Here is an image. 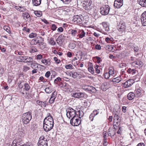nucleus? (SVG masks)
Returning <instances> with one entry per match:
<instances>
[{
	"label": "nucleus",
	"instance_id": "nucleus-1",
	"mask_svg": "<svg viewBox=\"0 0 146 146\" xmlns=\"http://www.w3.org/2000/svg\"><path fill=\"white\" fill-rule=\"evenodd\" d=\"M54 124L52 117L49 115L46 117L43 121V127L44 131L48 132L50 130Z\"/></svg>",
	"mask_w": 146,
	"mask_h": 146
},
{
	"label": "nucleus",
	"instance_id": "nucleus-2",
	"mask_svg": "<svg viewBox=\"0 0 146 146\" xmlns=\"http://www.w3.org/2000/svg\"><path fill=\"white\" fill-rule=\"evenodd\" d=\"M32 118L31 112L29 111L23 114L21 117V120L23 124L27 125L30 122Z\"/></svg>",
	"mask_w": 146,
	"mask_h": 146
},
{
	"label": "nucleus",
	"instance_id": "nucleus-3",
	"mask_svg": "<svg viewBox=\"0 0 146 146\" xmlns=\"http://www.w3.org/2000/svg\"><path fill=\"white\" fill-rule=\"evenodd\" d=\"M110 10V7L108 5H105L101 7L100 9V13L103 15H108Z\"/></svg>",
	"mask_w": 146,
	"mask_h": 146
},
{
	"label": "nucleus",
	"instance_id": "nucleus-4",
	"mask_svg": "<svg viewBox=\"0 0 146 146\" xmlns=\"http://www.w3.org/2000/svg\"><path fill=\"white\" fill-rule=\"evenodd\" d=\"M92 2L91 0H84L81 2V5L86 10H89L91 9V6Z\"/></svg>",
	"mask_w": 146,
	"mask_h": 146
},
{
	"label": "nucleus",
	"instance_id": "nucleus-5",
	"mask_svg": "<svg viewBox=\"0 0 146 146\" xmlns=\"http://www.w3.org/2000/svg\"><path fill=\"white\" fill-rule=\"evenodd\" d=\"M66 116L69 118L75 117L76 111L71 108L69 107L66 110Z\"/></svg>",
	"mask_w": 146,
	"mask_h": 146
},
{
	"label": "nucleus",
	"instance_id": "nucleus-6",
	"mask_svg": "<svg viewBox=\"0 0 146 146\" xmlns=\"http://www.w3.org/2000/svg\"><path fill=\"white\" fill-rule=\"evenodd\" d=\"M48 140L44 136H41L39 138L38 142V146H48Z\"/></svg>",
	"mask_w": 146,
	"mask_h": 146
},
{
	"label": "nucleus",
	"instance_id": "nucleus-7",
	"mask_svg": "<svg viewBox=\"0 0 146 146\" xmlns=\"http://www.w3.org/2000/svg\"><path fill=\"white\" fill-rule=\"evenodd\" d=\"M25 144H23L22 140L21 137H17L13 140L11 146H23Z\"/></svg>",
	"mask_w": 146,
	"mask_h": 146
},
{
	"label": "nucleus",
	"instance_id": "nucleus-8",
	"mask_svg": "<svg viewBox=\"0 0 146 146\" xmlns=\"http://www.w3.org/2000/svg\"><path fill=\"white\" fill-rule=\"evenodd\" d=\"M81 123V121L79 118H78L76 117H72L70 121V123L72 126H78Z\"/></svg>",
	"mask_w": 146,
	"mask_h": 146
},
{
	"label": "nucleus",
	"instance_id": "nucleus-9",
	"mask_svg": "<svg viewBox=\"0 0 146 146\" xmlns=\"http://www.w3.org/2000/svg\"><path fill=\"white\" fill-rule=\"evenodd\" d=\"M86 94L83 92H76L74 93L72 95V96L78 98H84Z\"/></svg>",
	"mask_w": 146,
	"mask_h": 146
},
{
	"label": "nucleus",
	"instance_id": "nucleus-10",
	"mask_svg": "<svg viewBox=\"0 0 146 146\" xmlns=\"http://www.w3.org/2000/svg\"><path fill=\"white\" fill-rule=\"evenodd\" d=\"M134 82V81L132 79H130L125 82L123 83V87L125 88H128L131 86Z\"/></svg>",
	"mask_w": 146,
	"mask_h": 146
},
{
	"label": "nucleus",
	"instance_id": "nucleus-11",
	"mask_svg": "<svg viewBox=\"0 0 146 146\" xmlns=\"http://www.w3.org/2000/svg\"><path fill=\"white\" fill-rule=\"evenodd\" d=\"M123 5V0H115L114 6L117 8H120Z\"/></svg>",
	"mask_w": 146,
	"mask_h": 146
},
{
	"label": "nucleus",
	"instance_id": "nucleus-12",
	"mask_svg": "<svg viewBox=\"0 0 146 146\" xmlns=\"http://www.w3.org/2000/svg\"><path fill=\"white\" fill-rule=\"evenodd\" d=\"M141 21L143 26H146V11L144 12L141 15Z\"/></svg>",
	"mask_w": 146,
	"mask_h": 146
},
{
	"label": "nucleus",
	"instance_id": "nucleus-13",
	"mask_svg": "<svg viewBox=\"0 0 146 146\" xmlns=\"http://www.w3.org/2000/svg\"><path fill=\"white\" fill-rule=\"evenodd\" d=\"M72 21L75 24L76 23L78 25L81 24L82 22V20L80 17L78 15L74 16Z\"/></svg>",
	"mask_w": 146,
	"mask_h": 146
},
{
	"label": "nucleus",
	"instance_id": "nucleus-14",
	"mask_svg": "<svg viewBox=\"0 0 146 146\" xmlns=\"http://www.w3.org/2000/svg\"><path fill=\"white\" fill-rule=\"evenodd\" d=\"M115 77H113L111 78L110 81L113 82L114 84H116V83L119 82L121 80V79L120 76H117V75H116Z\"/></svg>",
	"mask_w": 146,
	"mask_h": 146
},
{
	"label": "nucleus",
	"instance_id": "nucleus-15",
	"mask_svg": "<svg viewBox=\"0 0 146 146\" xmlns=\"http://www.w3.org/2000/svg\"><path fill=\"white\" fill-rule=\"evenodd\" d=\"M125 23H121L118 25L117 29L121 33L124 32L125 29Z\"/></svg>",
	"mask_w": 146,
	"mask_h": 146
},
{
	"label": "nucleus",
	"instance_id": "nucleus-16",
	"mask_svg": "<svg viewBox=\"0 0 146 146\" xmlns=\"http://www.w3.org/2000/svg\"><path fill=\"white\" fill-rule=\"evenodd\" d=\"M109 87V83L104 82L103 83L101 86L102 90L104 91H106V90L108 89Z\"/></svg>",
	"mask_w": 146,
	"mask_h": 146
},
{
	"label": "nucleus",
	"instance_id": "nucleus-17",
	"mask_svg": "<svg viewBox=\"0 0 146 146\" xmlns=\"http://www.w3.org/2000/svg\"><path fill=\"white\" fill-rule=\"evenodd\" d=\"M47 102L46 101L44 102L39 100H37L36 101L37 104L42 108H45L46 107L47 105Z\"/></svg>",
	"mask_w": 146,
	"mask_h": 146
},
{
	"label": "nucleus",
	"instance_id": "nucleus-18",
	"mask_svg": "<svg viewBox=\"0 0 146 146\" xmlns=\"http://www.w3.org/2000/svg\"><path fill=\"white\" fill-rule=\"evenodd\" d=\"M108 73L111 78L115 77V76L116 75L114 72V69L112 67H110L109 68Z\"/></svg>",
	"mask_w": 146,
	"mask_h": 146
},
{
	"label": "nucleus",
	"instance_id": "nucleus-19",
	"mask_svg": "<svg viewBox=\"0 0 146 146\" xmlns=\"http://www.w3.org/2000/svg\"><path fill=\"white\" fill-rule=\"evenodd\" d=\"M88 92L90 93H95L97 91L96 88L94 87L88 85Z\"/></svg>",
	"mask_w": 146,
	"mask_h": 146
},
{
	"label": "nucleus",
	"instance_id": "nucleus-20",
	"mask_svg": "<svg viewBox=\"0 0 146 146\" xmlns=\"http://www.w3.org/2000/svg\"><path fill=\"white\" fill-rule=\"evenodd\" d=\"M116 130H114L112 128H110L108 130V134L109 136H110L111 137H112L115 134Z\"/></svg>",
	"mask_w": 146,
	"mask_h": 146
},
{
	"label": "nucleus",
	"instance_id": "nucleus-21",
	"mask_svg": "<svg viewBox=\"0 0 146 146\" xmlns=\"http://www.w3.org/2000/svg\"><path fill=\"white\" fill-rule=\"evenodd\" d=\"M113 121V127L115 130L117 129V128L118 127H119L120 125V120L114 121Z\"/></svg>",
	"mask_w": 146,
	"mask_h": 146
},
{
	"label": "nucleus",
	"instance_id": "nucleus-22",
	"mask_svg": "<svg viewBox=\"0 0 146 146\" xmlns=\"http://www.w3.org/2000/svg\"><path fill=\"white\" fill-rule=\"evenodd\" d=\"M78 33L79 38H82L85 36L86 33L83 30H79Z\"/></svg>",
	"mask_w": 146,
	"mask_h": 146
},
{
	"label": "nucleus",
	"instance_id": "nucleus-23",
	"mask_svg": "<svg viewBox=\"0 0 146 146\" xmlns=\"http://www.w3.org/2000/svg\"><path fill=\"white\" fill-rule=\"evenodd\" d=\"M32 44V45H36L38 44L39 45H43L44 43L42 42H39L38 40H37L36 39H33L31 41Z\"/></svg>",
	"mask_w": 146,
	"mask_h": 146
},
{
	"label": "nucleus",
	"instance_id": "nucleus-24",
	"mask_svg": "<svg viewBox=\"0 0 146 146\" xmlns=\"http://www.w3.org/2000/svg\"><path fill=\"white\" fill-rule=\"evenodd\" d=\"M135 97V94L132 92H130L128 94L127 98L129 100H133Z\"/></svg>",
	"mask_w": 146,
	"mask_h": 146
},
{
	"label": "nucleus",
	"instance_id": "nucleus-25",
	"mask_svg": "<svg viewBox=\"0 0 146 146\" xmlns=\"http://www.w3.org/2000/svg\"><path fill=\"white\" fill-rule=\"evenodd\" d=\"M102 25L106 31L108 32L110 31V28L109 25L107 24L106 22H103L102 23Z\"/></svg>",
	"mask_w": 146,
	"mask_h": 146
},
{
	"label": "nucleus",
	"instance_id": "nucleus-26",
	"mask_svg": "<svg viewBox=\"0 0 146 146\" xmlns=\"http://www.w3.org/2000/svg\"><path fill=\"white\" fill-rule=\"evenodd\" d=\"M141 90L139 89L136 90L135 91V98H138L140 97L141 95Z\"/></svg>",
	"mask_w": 146,
	"mask_h": 146
},
{
	"label": "nucleus",
	"instance_id": "nucleus-27",
	"mask_svg": "<svg viewBox=\"0 0 146 146\" xmlns=\"http://www.w3.org/2000/svg\"><path fill=\"white\" fill-rule=\"evenodd\" d=\"M50 61V59L48 58L47 60L42 59L41 62L43 63L45 65H50L51 64Z\"/></svg>",
	"mask_w": 146,
	"mask_h": 146
},
{
	"label": "nucleus",
	"instance_id": "nucleus-28",
	"mask_svg": "<svg viewBox=\"0 0 146 146\" xmlns=\"http://www.w3.org/2000/svg\"><path fill=\"white\" fill-rule=\"evenodd\" d=\"M137 2L142 7H146V0H137Z\"/></svg>",
	"mask_w": 146,
	"mask_h": 146
},
{
	"label": "nucleus",
	"instance_id": "nucleus-29",
	"mask_svg": "<svg viewBox=\"0 0 146 146\" xmlns=\"http://www.w3.org/2000/svg\"><path fill=\"white\" fill-rule=\"evenodd\" d=\"M132 64L135 63L136 65H137L139 67H142L143 65V62L140 60H137L132 62Z\"/></svg>",
	"mask_w": 146,
	"mask_h": 146
},
{
	"label": "nucleus",
	"instance_id": "nucleus-30",
	"mask_svg": "<svg viewBox=\"0 0 146 146\" xmlns=\"http://www.w3.org/2000/svg\"><path fill=\"white\" fill-rule=\"evenodd\" d=\"M41 0H32L33 5L35 6L39 5L41 4Z\"/></svg>",
	"mask_w": 146,
	"mask_h": 146
},
{
	"label": "nucleus",
	"instance_id": "nucleus-31",
	"mask_svg": "<svg viewBox=\"0 0 146 146\" xmlns=\"http://www.w3.org/2000/svg\"><path fill=\"white\" fill-rule=\"evenodd\" d=\"M136 70L135 69H132L129 68L127 70V72L129 74H131L132 75L136 73Z\"/></svg>",
	"mask_w": 146,
	"mask_h": 146
},
{
	"label": "nucleus",
	"instance_id": "nucleus-32",
	"mask_svg": "<svg viewBox=\"0 0 146 146\" xmlns=\"http://www.w3.org/2000/svg\"><path fill=\"white\" fill-rule=\"evenodd\" d=\"M78 59L76 57L74 58L72 60V64L74 66L78 65L80 63L79 61H77Z\"/></svg>",
	"mask_w": 146,
	"mask_h": 146
},
{
	"label": "nucleus",
	"instance_id": "nucleus-33",
	"mask_svg": "<svg viewBox=\"0 0 146 146\" xmlns=\"http://www.w3.org/2000/svg\"><path fill=\"white\" fill-rule=\"evenodd\" d=\"M25 56H19L17 57V60L18 61L25 62Z\"/></svg>",
	"mask_w": 146,
	"mask_h": 146
},
{
	"label": "nucleus",
	"instance_id": "nucleus-34",
	"mask_svg": "<svg viewBox=\"0 0 146 146\" xmlns=\"http://www.w3.org/2000/svg\"><path fill=\"white\" fill-rule=\"evenodd\" d=\"M23 16L24 19L26 20V19H28L29 20L31 19L30 15L27 12H25L23 13Z\"/></svg>",
	"mask_w": 146,
	"mask_h": 146
},
{
	"label": "nucleus",
	"instance_id": "nucleus-35",
	"mask_svg": "<svg viewBox=\"0 0 146 146\" xmlns=\"http://www.w3.org/2000/svg\"><path fill=\"white\" fill-rule=\"evenodd\" d=\"M69 74L70 76H71L74 78H76L78 75H79V74H78L76 72H71L70 73H69Z\"/></svg>",
	"mask_w": 146,
	"mask_h": 146
},
{
	"label": "nucleus",
	"instance_id": "nucleus-36",
	"mask_svg": "<svg viewBox=\"0 0 146 146\" xmlns=\"http://www.w3.org/2000/svg\"><path fill=\"white\" fill-rule=\"evenodd\" d=\"M25 62H33V59L31 57L27 56H25Z\"/></svg>",
	"mask_w": 146,
	"mask_h": 146
},
{
	"label": "nucleus",
	"instance_id": "nucleus-37",
	"mask_svg": "<svg viewBox=\"0 0 146 146\" xmlns=\"http://www.w3.org/2000/svg\"><path fill=\"white\" fill-rule=\"evenodd\" d=\"M83 112L82 111H80L79 110L78 112H76V115L77 116V117L78 116L79 117V118L80 119L83 116Z\"/></svg>",
	"mask_w": 146,
	"mask_h": 146
},
{
	"label": "nucleus",
	"instance_id": "nucleus-38",
	"mask_svg": "<svg viewBox=\"0 0 146 146\" xmlns=\"http://www.w3.org/2000/svg\"><path fill=\"white\" fill-rule=\"evenodd\" d=\"M105 41L108 43H112L114 41V40L112 37L110 36V37H108L106 38Z\"/></svg>",
	"mask_w": 146,
	"mask_h": 146
},
{
	"label": "nucleus",
	"instance_id": "nucleus-39",
	"mask_svg": "<svg viewBox=\"0 0 146 146\" xmlns=\"http://www.w3.org/2000/svg\"><path fill=\"white\" fill-rule=\"evenodd\" d=\"M49 44L52 45H54L56 44V42L54 41V38H51L48 41Z\"/></svg>",
	"mask_w": 146,
	"mask_h": 146
},
{
	"label": "nucleus",
	"instance_id": "nucleus-40",
	"mask_svg": "<svg viewBox=\"0 0 146 146\" xmlns=\"http://www.w3.org/2000/svg\"><path fill=\"white\" fill-rule=\"evenodd\" d=\"M4 29L9 34H10L11 33L10 30V28L9 27L7 26H5L3 27Z\"/></svg>",
	"mask_w": 146,
	"mask_h": 146
},
{
	"label": "nucleus",
	"instance_id": "nucleus-41",
	"mask_svg": "<svg viewBox=\"0 0 146 146\" xmlns=\"http://www.w3.org/2000/svg\"><path fill=\"white\" fill-rule=\"evenodd\" d=\"M68 47L71 49H74L76 47V44L74 43L70 42L68 46Z\"/></svg>",
	"mask_w": 146,
	"mask_h": 146
},
{
	"label": "nucleus",
	"instance_id": "nucleus-42",
	"mask_svg": "<svg viewBox=\"0 0 146 146\" xmlns=\"http://www.w3.org/2000/svg\"><path fill=\"white\" fill-rule=\"evenodd\" d=\"M77 33V31L76 30L73 29L71 30V34L73 37L75 36Z\"/></svg>",
	"mask_w": 146,
	"mask_h": 146
},
{
	"label": "nucleus",
	"instance_id": "nucleus-43",
	"mask_svg": "<svg viewBox=\"0 0 146 146\" xmlns=\"http://www.w3.org/2000/svg\"><path fill=\"white\" fill-rule=\"evenodd\" d=\"M35 14L38 17H40L42 15V13L40 11H35Z\"/></svg>",
	"mask_w": 146,
	"mask_h": 146
},
{
	"label": "nucleus",
	"instance_id": "nucleus-44",
	"mask_svg": "<svg viewBox=\"0 0 146 146\" xmlns=\"http://www.w3.org/2000/svg\"><path fill=\"white\" fill-rule=\"evenodd\" d=\"M37 50L35 47L34 46H32L31 47V50L30 51V53H33L35 52H37Z\"/></svg>",
	"mask_w": 146,
	"mask_h": 146
},
{
	"label": "nucleus",
	"instance_id": "nucleus-45",
	"mask_svg": "<svg viewBox=\"0 0 146 146\" xmlns=\"http://www.w3.org/2000/svg\"><path fill=\"white\" fill-rule=\"evenodd\" d=\"M99 67L98 65L95 64L94 66V68L95 69L96 72L97 74H99L100 73V70L98 69V68Z\"/></svg>",
	"mask_w": 146,
	"mask_h": 146
},
{
	"label": "nucleus",
	"instance_id": "nucleus-46",
	"mask_svg": "<svg viewBox=\"0 0 146 146\" xmlns=\"http://www.w3.org/2000/svg\"><path fill=\"white\" fill-rule=\"evenodd\" d=\"M46 92L47 93H50L52 92V88L50 87H48L45 90Z\"/></svg>",
	"mask_w": 146,
	"mask_h": 146
},
{
	"label": "nucleus",
	"instance_id": "nucleus-47",
	"mask_svg": "<svg viewBox=\"0 0 146 146\" xmlns=\"http://www.w3.org/2000/svg\"><path fill=\"white\" fill-rule=\"evenodd\" d=\"M25 89L26 91H28L30 88V87L27 83H25L24 84Z\"/></svg>",
	"mask_w": 146,
	"mask_h": 146
},
{
	"label": "nucleus",
	"instance_id": "nucleus-48",
	"mask_svg": "<svg viewBox=\"0 0 146 146\" xmlns=\"http://www.w3.org/2000/svg\"><path fill=\"white\" fill-rule=\"evenodd\" d=\"M30 68L26 66H24L23 70L24 72H26L30 69Z\"/></svg>",
	"mask_w": 146,
	"mask_h": 146
},
{
	"label": "nucleus",
	"instance_id": "nucleus-49",
	"mask_svg": "<svg viewBox=\"0 0 146 146\" xmlns=\"http://www.w3.org/2000/svg\"><path fill=\"white\" fill-rule=\"evenodd\" d=\"M104 77L106 79H108L110 77L111 78L108 72H106L104 74Z\"/></svg>",
	"mask_w": 146,
	"mask_h": 146
},
{
	"label": "nucleus",
	"instance_id": "nucleus-50",
	"mask_svg": "<svg viewBox=\"0 0 146 146\" xmlns=\"http://www.w3.org/2000/svg\"><path fill=\"white\" fill-rule=\"evenodd\" d=\"M88 70L92 74H93L94 73V69L92 67V66H91V65H90V66L88 68Z\"/></svg>",
	"mask_w": 146,
	"mask_h": 146
},
{
	"label": "nucleus",
	"instance_id": "nucleus-51",
	"mask_svg": "<svg viewBox=\"0 0 146 146\" xmlns=\"http://www.w3.org/2000/svg\"><path fill=\"white\" fill-rule=\"evenodd\" d=\"M37 36V34L35 33H32L29 35V37L32 38L36 37Z\"/></svg>",
	"mask_w": 146,
	"mask_h": 146
},
{
	"label": "nucleus",
	"instance_id": "nucleus-52",
	"mask_svg": "<svg viewBox=\"0 0 146 146\" xmlns=\"http://www.w3.org/2000/svg\"><path fill=\"white\" fill-rule=\"evenodd\" d=\"M65 68L66 69H72L73 68V67L72 65L71 64H69L65 66Z\"/></svg>",
	"mask_w": 146,
	"mask_h": 146
},
{
	"label": "nucleus",
	"instance_id": "nucleus-53",
	"mask_svg": "<svg viewBox=\"0 0 146 146\" xmlns=\"http://www.w3.org/2000/svg\"><path fill=\"white\" fill-rule=\"evenodd\" d=\"M126 66V65L125 63H121L119 64V67L121 68H125Z\"/></svg>",
	"mask_w": 146,
	"mask_h": 146
},
{
	"label": "nucleus",
	"instance_id": "nucleus-54",
	"mask_svg": "<svg viewBox=\"0 0 146 146\" xmlns=\"http://www.w3.org/2000/svg\"><path fill=\"white\" fill-rule=\"evenodd\" d=\"M64 4H69L72 1V0H60Z\"/></svg>",
	"mask_w": 146,
	"mask_h": 146
},
{
	"label": "nucleus",
	"instance_id": "nucleus-55",
	"mask_svg": "<svg viewBox=\"0 0 146 146\" xmlns=\"http://www.w3.org/2000/svg\"><path fill=\"white\" fill-rule=\"evenodd\" d=\"M88 85H86L84 86H83L82 88L84 90V91H86V92H88Z\"/></svg>",
	"mask_w": 146,
	"mask_h": 146
},
{
	"label": "nucleus",
	"instance_id": "nucleus-56",
	"mask_svg": "<svg viewBox=\"0 0 146 146\" xmlns=\"http://www.w3.org/2000/svg\"><path fill=\"white\" fill-rule=\"evenodd\" d=\"M93 113H92L90 114L89 116V119L91 121H92L93 120L94 117H95Z\"/></svg>",
	"mask_w": 146,
	"mask_h": 146
},
{
	"label": "nucleus",
	"instance_id": "nucleus-57",
	"mask_svg": "<svg viewBox=\"0 0 146 146\" xmlns=\"http://www.w3.org/2000/svg\"><path fill=\"white\" fill-rule=\"evenodd\" d=\"M99 109L98 110H94L93 111V112L92 113H93V114H94V115L95 116L98 114L99 113Z\"/></svg>",
	"mask_w": 146,
	"mask_h": 146
},
{
	"label": "nucleus",
	"instance_id": "nucleus-58",
	"mask_svg": "<svg viewBox=\"0 0 146 146\" xmlns=\"http://www.w3.org/2000/svg\"><path fill=\"white\" fill-rule=\"evenodd\" d=\"M118 128H117V129H118V130L117 132V133L118 134H120L122 132V127L119 126V127H118Z\"/></svg>",
	"mask_w": 146,
	"mask_h": 146
},
{
	"label": "nucleus",
	"instance_id": "nucleus-59",
	"mask_svg": "<svg viewBox=\"0 0 146 146\" xmlns=\"http://www.w3.org/2000/svg\"><path fill=\"white\" fill-rule=\"evenodd\" d=\"M95 58H96V59L97 60V62L98 63H100L101 62V58L98 56H95L94 57Z\"/></svg>",
	"mask_w": 146,
	"mask_h": 146
},
{
	"label": "nucleus",
	"instance_id": "nucleus-60",
	"mask_svg": "<svg viewBox=\"0 0 146 146\" xmlns=\"http://www.w3.org/2000/svg\"><path fill=\"white\" fill-rule=\"evenodd\" d=\"M61 80V79L60 77H58L54 80V83L55 84H57L58 82H60Z\"/></svg>",
	"mask_w": 146,
	"mask_h": 146
},
{
	"label": "nucleus",
	"instance_id": "nucleus-61",
	"mask_svg": "<svg viewBox=\"0 0 146 146\" xmlns=\"http://www.w3.org/2000/svg\"><path fill=\"white\" fill-rule=\"evenodd\" d=\"M57 28V27L54 24H53L52 25L51 28L53 31H55Z\"/></svg>",
	"mask_w": 146,
	"mask_h": 146
},
{
	"label": "nucleus",
	"instance_id": "nucleus-62",
	"mask_svg": "<svg viewBox=\"0 0 146 146\" xmlns=\"http://www.w3.org/2000/svg\"><path fill=\"white\" fill-rule=\"evenodd\" d=\"M55 98H54L53 97H51L49 100V102L50 104H52L54 102Z\"/></svg>",
	"mask_w": 146,
	"mask_h": 146
},
{
	"label": "nucleus",
	"instance_id": "nucleus-63",
	"mask_svg": "<svg viewBox=\"0 0 146 146\" xmlns=\"http://www.w3.org/2000/svg\"><path fill=\"white\" fill-rule=\"evenodd\" d=\"M23 30L27 33H29L30 31L29 29L28 28L26 27H24L23 29Z\"/></svg>",
	"mask_w": 146,
	"mask_h": 146
},
{
	"label": "nucleus",
	"instance_id": "nucleus-64",
	"mask_svg": "<svg viewBox=\"0 0 146 146\" xmlns=\"http://www.w3.org/2000/svg\"><path fill=\"white\" fill-rule=\"evenodd\" d=\"M57 94V92L54 91L52 94L51 97H53L54 98H56Z\"/></svg>",
	"mask_w": 146,
	"mask_h": 146
}]
</instances>
